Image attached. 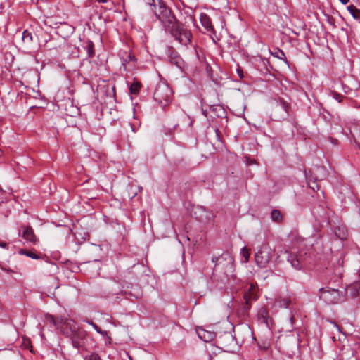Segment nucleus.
Masks as SVG:
<instances>
[{
    "label": "nucleus",
    "mask_w": 360,
    "mask_h": 360,
    "mask_svg": "<svg viewBox=\"0 0 360 360\" xmlns=\"http://www.w3.org/2000/svg\"><path fill=\"white\" fill-rule=\"evenodd\" d=\"M148 7L161 22L165 30L169 32L181 44L186 46L191 42V32L176 20L171 9L162 1L152 0V3L148 4Z\"/></svg>",
    "instance_id": "obj_1"
},
{
    "label": "nucleus",
    "mask_w": 360,
    "mask_h": 360,
    "mask_svg": "<svg viewBox=\"0 0 360 360\" xmlns=\"http://www.w3.org/2000/svg\"><path fill=\"white\" fill-rule=\"evenodd\" d=\"M44 321L46 323L53 326L60 333L65 337L70 336L78 328L76 322L68 316L53 315L46 314L44 316Z\"/></svg>",
    "instance_id": "obj_2"
},
{
    "label": "nucleus",
    "mask_w": 360,
    "mask_h": 360,
    "mask_svg": "<svg viewBox=\"0 0 360 360\" xmlns=\"http://www.w3.org/2000/svg\"><path fill=\"white\" fill-rule=\"evenodd\" d=\"M153 98L161 107L165 108L169 105L172 101V89L167 83L160 82L155 86Z\"/></svg>",
    "instance_id": "obj_3"
},
{
    "label": "nucleus",
    "mask_w": 360,
    "mask_h": 360,
    "mask_svg": "<svg viewBox=\"0 0 360 360\" xmlns=\"http://www.w3.org/2000/svg\"><path fill=\"white\" fill-rule=\"evenodd\" d=\"M274 254V250L267 243L262 244L255 255V262L260 268H264L269 264Z\"/></svg>",
    "instance_id": "obj_4"
},
{
    "label": "nucleus",
    "mask_w": 360,
    "mask_h": 360,
    "mask_svg": "<svg viewBox=\"0 0 360 360\" xmlns=\"http://www.w3.org/2000/svg\"><path fill=\"white\" fill-rule=\"evenodd\" d=\"M212 262L216 263L214 269H221L224 270L225 274L231 273L233 271V258L229 254L221 255V257H214L212 258Z\"/></svg>",
    "instance_id": "obj_5"
},
{
    "label": "nucleus",
    "mask_w": 360,
    "mask_h": 360,
    "mask_svg": "<svg viewBox=\"0 0 360 360\" xmlns=\"http://www.w3.org/2000/svg\"><path fill=\"white\" fill-rule=\"evenodd\" d=\"M320 298L328 304H336L342 300V292L337 288H321Z\"/></svg>",
    "instance_id": "obj_6"
},
{
    "label": "nucleus",
    "mask_w": 360,
    "mask_h": 360,
    "mask_svg": "<svg viewBox=\"0 0 360 360\" xmlns=\"http://www.w3.org/2000/svg\"><path fill=\"white\" fill-rule=\"evenodd\" d=\"M290 105L284 99L279 98L274 110V120L280 121L288 117Z\"/></svg>",
    "instance_id": "obj_7"
},
{
    "label": "nucleus",
    "mask_w": 360,
    "mask_h": 360,
    "mask_svg": "<svg viewBox=\"0 0 360 360\" xmlns=\"http://www.w3.org/2000/svg\"><path fill=\"white\" fill-rule=\"evenodd\" d=\"M68 338H70L71 344L74 348L80 349L83 347L84 340L86 338V332L78 327L72 333Z\"/></svg>",
    "instance_id": "obj_8"
},
{
    "label": "nucleus",
    "mask_w": 360,
    "mask_h": 360,
    "mask_svg": "<svg viewBox=\"0 0 360 360\" xmlns=\"http://www.w3.org/2000/svg\"><path fill=\"white\" fill-rule=\"evenodd\" d=\"M19 235L26 241L35 245L38 242V238L34 233L33 229L30 226H22L19 231Z\"/></svg>",
    "instance_id": "obj_9"
},
{
    "label": "nucleus",
    "mask_w": 360,
    "mask_h": 360,
    "mask_svg": "<svg viewBox=\"0 0 360 360\" xmlns=\"http://www.w3.org/2000/svg\"><path fill=\"white\" fill-rule=\"evenodd\" d=\"M219 343L227 350L233 349L236 345L234 337L230 333H224L221 335Z\"/></svg>",
    "instance_id": "obj_10"
},
{
    "label": "nucleus",
    "mask_w": 360,
    "mask_h": 360,
    "mask_svg": "<svg viewBox=\"0 0 360 360\" xmlns=\"http://www.w3.org/2000/svg\"><path fill=\"white\" fill-rule=\"evenodd\" d=\"M287 260L293 268L298 270L301 269L304 264L303 256L301 255H297L293 253H288Z\"/></svg>",
    "instance_id": "obj_11"
},
{
    "label": "nucleus",
    "mask_w": 360,
    "mask_h": 360,
    "mask_svg": "<svg viewBox=\"0 0 360 360\" xmlns=\"http://www.w3.org/2000/svg\"><path fill=\"white\" fill-rule=\"evenodd\" d=\"M124 297L130 300H134L136 299H139L141 295L142 292L139 287L136 286L134 288H132L131 290H125L124 291Z\"/></svg>",
    "instance_id": "obj_12"
},
{
    "label": "nucleus",
    "mask_w": 360,
    "mask_h": 360,
    "mask_svg": "<svg viewBox=\"0 0 360 360\" xmlns=\"http://www.w3.org/2000/svg\"><path fill=\"white\" fill-rule=\"evenodd\" d=\"M122 65L125 71H129L133 69L135 66V58L131 54L126 56V58H124L122 62Z\"/></svg>",
    "instance_id": "obj_13"
},
{
    "label": "nucleus",
    "mask_w": 360,
    "mask_h": 360,
    "mask_svg": "<svg viewBox=\"0 0 360 360\" xmlns=\"http://www.w3.org/2000/svg\"><path fill=\"white\" fill-rule=\"evenodd\" d=\"M1 213L4 217H8L12 210L13 202L11 201L0 202Z\"/></svg>",
    "instance_id": "obj_14"
},
{
    "label": "nucleus",
    "mask_w": 360,
    "mask_h": 360,
    "mask_svg": "<svg viewBox=\"0 0 360 360\" xmlns=\"http://www.w3.org/2000/svg\"><path fill=\"white\" fill-rule=\"evenodd\" d=\"M200 20L201 25L205 27V29L208 32L213 31V27L212 25V21L209 15L206 13H201L200 16Z\"/></svg>",
    "instance_id": "obj_15"
},
{
    "label": "nucleus",
    "mask_w": 360,
    "mask_h": 360,
    "mask_svg": "<svg viewBox=\"0 0 360 360\" xmlns=\"http://www.w3.org/2000/svg\"><path fill=\"white\" fill-rule=\"evenodd\" d=\"M333 232L336 237L340 240H345L347 236V230L345 225H338L333 228Z\"/></svg>",
    "instance_id": "obj_16"
},
{
    "label": "nucleus",
    "mask_w": 360,
    "mask_h": 360,
    "mask_svg": "<svg viewBox=\"0 0 360 360\" xmlns=\"http://www.w3.org/2000/svg\"><path fill=\"white\" fill-rule=\"evenodd\" d=\"M198 337L205 342L211 341L214 336V334L213 333L207 331L203 329L199 330L198 331Z\"/></svg>",
    "instance_id": "obj_17"
},
{
    "label": "nucleus",
    "mask_w": 360,
    "mask_h": 360,
    "mask_svg": "<svg viewBox=\"0 0 360 360\" xmlns=\"http://www.w3.org/2000/svg\"><path fill=\"white\" fill-rule=\"evenodd\" d=\"M290 300L288 297H278L275 301L276 306L281 308H288L290 305Z\"/></svg>",
    "instance_id": "obj_18"
},
{
    "label": "nucleus",
    "mask_w": 360,
    "mask_h": 360,
    "mask_svg": "<svg viewBox=\"0 0 360 360\" xmlns=\"http://www.w3.org/2000/svg\"><path fill=\"white\" fill-rule=\"evenodd\" d=\"M272 220L276 223H280L283 220V216L278 210L274 209L271 213Z\"/></svg>",
    "instance_id": "obj_19"
},
{
    "label": "nucleus",
    "mask_w": 360,
    "mask_h": 360,
    "mask_svg": "<svg viewBox=\"0 0 360 360\" xmlns=\"http://www.w3.org/2000/svg\"><path fill=\"white\" fill-rule=\"evenodd\" d=\"M141 84L138 82H134L132 83L129 87L130 93L132 94H137L139 92V90L141 89Z\"/></svg>",
    "instance_id": "obj_20"
},
{
    "label": "nucleus",
    "mask_w": 360,
    "mask_h": 360,
    "mask_svg": "<svg viewBox=\"0 0 360 360\" xmlns=\"http://www.w3.org/2000/svg\"><path fill=\"white\" fill-rule=\"evenodd\" d=\"M22 40L26 44L31 43L32 41V34L27 30L24 31L22 34Z\"/></svg>",
    "instance_id": "obj_21"
},
{
    "label": "nucleus",
    "mask_w": 360,
    "mask_h": 360,
    "mask_svg": "<svg viewBox=\"0 0 360 360\" xmlns=\"http://www.w3.org/2000/svg\"><path fill=\"white\" fill-rule=\"evenodd\" d=\"M19 254L20 255H25L32 259H39V255H38L37 253H34V252H30V251H27V250H19Z\"/></svg>",
    "instance_id": "obj_22"
},
{
    "label": "nucleus",
    "mask_w": 360,
    "mask_h": 360,
    "mask_svg": "<svg viewBox=\"0 0 360 360\" xmlns=\"http://www.w3.org/2000/svg\"><path fill=\"white\" fill-rule=\"evenodd\" d=\"M240 254L244 257V262H248L250 255L249 250L245 247H243L240 250Z\"/></svg>",
    "instance_id": "obj_23"
},
{
    "label": "nucleus",
    "mask_w": 360,
    "mask_h": 360,
    "mask_svg": "<svg viewBox=\"0 0 360 360\" xmlns=\"http://www.w3.org/2000/svg\"><path fill=\"white\" fill-rule=\"evenodd\" d=\"M330 95L333 97V98H334L339 103H341L344 98V96L342 94L334 91H331Z\"/></svg>",
    "instance_id": "obj_24"
},
{
    "label": "nucleus",
    "mask_w": 360,
    "mask_h": 360,
    "mask_svg": "<svg viewBox=\"0 0 360 360\" xmlns=\"http://www.w3.org/2000/svg\"><path fill=\"white\" fill-rule=\"evenodd\" d=\"M84 360H101V357L96 353H91L84 357Z\"/></svg>",
    "instance_id": "obj_25"
},
{
    "label": "nucleus",
    "mask_w": 360,
    "mask_h": 360,
    "mask_svg": "<svg viewBox=\"0 0 360 360\" xmlns=\"http://www.w3.org/2000/svg\"><path fill=\"white\" fill-rule=\"evenodd\" d=\"M87 52L89 57H93L94 56V44L91 41L88 44Z\"/></svg>",
    "instance_id": "obj_26"
},
{
    "label": "nucleus",
    "mask_w": 360,
    "mask_h": 360,
    "mask_svg": "<svg viewBox=\"0 0 360 360\" xmlns=\"http://www.w3.org/2000/svg\"><path fill=\"white\" fill-rule=\"evenodd\" d=\"M274 56L282 59L283 58H285V53L281 49H277V51L275 53H271Z\"/></svg>",
    "instance_id": "obj_27"
},
{
    "label": "nucleus",
    "mask_w": 360,
    "mask_h": 360,
    "mask_svg": "<svg viewBox=\"0 0 360 360\" xmlns=\"http://www.w3.org/2000/svg\"><path fill=\"white\" fill-rule=\"evenodd\" d=\"M87 323H89V325L92 326V327L95 329V330L98 333H102V330H101V328L96 325L95 324L94 322L92 321H85Z\"/></svg>",
    "instance_id": "obj_28"
},
{
    "label": "nucleus",
    "mask_w": 360,
    "mask_h": 360,
    "mask_svg": "<svg viewBox=\"0 0 360 360\" xmlns=\"http://www.w3.org/2000/svg\"><path fill=\"white\" fill-rule=\"evenodd\" d=\"M259 314L261 317H262L264 319H265L268 316V311H266V309L262 308L261 310L259 311Z\"/></svg>",
    "instance_id": "obj_29"
},
{
    "label": "nucleus",
    "mask_w": 360,
    "mask_h": 360,
    "mask_svg": "<svg viewBox=\"0 0 360 360\" xmlns=\"http://www.w3.org/2000/svg\"><path fill=\"white\" fill-rule=\"evenodd\" d=\"M0 247L2 248H8V243L6 242L0 241Z\"/></svg>",
    "instance_id": "obj_30"
},
{
    "label": "nucleus",
    "mask_w": 360,
    "mask_h": 360,
    "mask_svg": "<svg viewBox=\"0 0 360 360\" xmlns=\"http://www.w3.org/2000/svg\"><path fill=\"white\" fill-rule=\"evenodd\" d=\"M330 323H331L332 324H333V326H334L335 327H336V328H337V329H338L339 331H340V328L338 327V326L335 322H333V321H330Z\"/></svg>",
    "instance_id": "obj_31"
},
{
    "label": "nucleus",
    "mask_w": 360,
    "mask_h": 360,
    "mask_svg": "<svg viewBox=\"0 0 360 360\" xmlns=\"http://www.w3.org/2000/svg\"><path fill=\"white\" fill-rule=\"evenodd\" d=\"M343 4H347L349 0H340Z\"/></svg>",
    "instance_id": "obj_32"
},
{
    "label": "nucleus",
    "mask_w": 360,
    "mask_h": 360,
    "mask_svg": "<svg viewBox=\"0 0 360 360\" xmlns=\"http://www.w3.org/2000/svg\"><path fill=\"white\" fill-rule=\"evenodd\" d=\"M98 3H106L107 0H96Z\"/></svg>",
    "instance_id": "obj_33"
},
{
    "label": "nucleus",
    "mask_w": 360,
    "mask_h": 360,
    "mask_svg": "<svg viewBox=\"0 0 360 360\" xmlns=\"http://www.w3.org/2000/svg\"><path fill=\"white\" fill-rule=\"evenodd\" d=\"M238 75H239V76H240V78H242V77H243L242 71H239V70H238Z\"/></svg>",
    "instance_id": "obj_34"
},
{
    "label": "nucleus",
    "mask_w": 360,
    "mask_h": 360,
    "mask_svg": "<svg viewBox=\"0 0 360 360\" xmlns=\"http://www.w3.org/2000/svg\"><path fill=\"white\" fill-rule=\"evenodd\" d=\"M1 269H2L3 271H7V272L11 271V270L6 269V268H3V267H1Z\"/></svg>",
    "instance_id": "obj_35"
},
{
    "label": "nucleus",
    "mask_w": 360,
    "mask_h": 360,
    "mask_svg": "<svg viewBox=\"0 0 360 360\" xmlns=\"http://www.w3.org/2000/svg\"><path fill=\"white\" fill-rule=\"evenodd\" d=\"M4 193L3 190L1 188H0V195Z\"/></svg>",
    "instance_id": "obj_36"
},
{
    "label": "nucleus",
    "mask_w": 360,
    "mask_h": 360,
    "mask_svg": "<svg viewBox=\"0 0 360 360\" xmlns=\"http://www.w3.org/2000/svg\"><path fill=\"white\" fill-rule=\"evenodd\" d=\"M347 89H345V90L344 89L345 93H347Z\"/></svg>",
    "instance_id": "obj_37"
},
{
    "label": "nucleus",
    "mask_w": 360,
    "mask_h": 360,
    "mask_svg": "<svg viewBox=\"0 0 360 360\" xmlns=\"http://www.w3.org/2000/svg\"><path fill=\"white\" fill-rule=\"evenodd\" d=\"M347 89H345V90L344 89L345 93H347Z\"/></svg>",
    "instance_id": "obj_38"
},
{
    "label": "nucleus",
    "mask_w": 360,
    "mask_h": 360,
    "mask_svg": "<svg viewBox=\"0 0 360 360\" xmlns=\"http://www.w3.org/2000/svg\"><path fill=\"white\" fill-rule=\"evenodd\" d=\"M293 317H290V321L292 322Z\"/></svg>",
    "instance_id": "obj_39"
},
{
    "label": "nucleus",
    "mask_w": 360,
    "mask_h": 360,
    "mask_svg": "<svg viewBox=\"0 0 360 360\" xmlns=\"http://www.w3.org/2000/svg\"><path fill=\"white\" fill-rule=\"evenodd\" d=\"M248 295L245 294V298L247 299Z\"/></svg>",
    "instance_id": "obj_40"
}]
</instances>
